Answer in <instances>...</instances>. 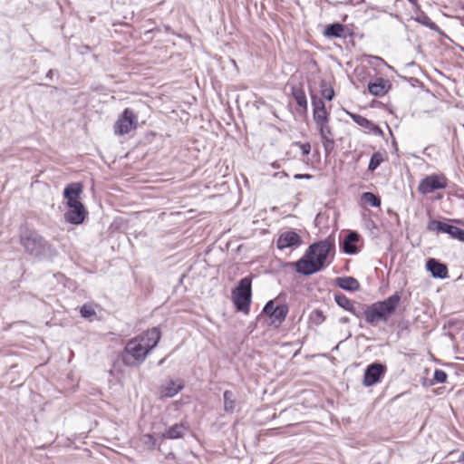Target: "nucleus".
Wrapping results in <instances>:
<instances>
[{
    "instance_id": "obj_42",
    "label": "nucleus",
    "mask_w": 464,
    "mask_h": 464,
    "mask_svg": "<svg viewBox=\"0 0 464 464\" xmlns=\"http://www.w3.org/2000/svg\"><path fill=\"white\" fill-rule=\"evenodd\" d=\"M461 460L464 462V451L461 454Z\"/></svg>"
},
{
    "instance_id": "obj_4",
    "label": "nucleus",
    "mask_w": 464,
    "mask_h": 464,
    "mask_svg": "<svg viewBox=\"0 0 464 464\" xmlns=\"http://www.w3.org/2000/svg\"><path fill=\"white\" fill-rule=\"evenodd\" d=\"M24 250L34 256H42L51 251V246L36 231L25 228L20 235Z\"/></svg>"
},
{
    "instance_id": "obj_8",
    "label": "nucleus",
    "mask_w": 464,
    "mask_h": 464,
    "mask_svg": "<svg viewBox=\"0 0 464 464\" xmlns=\"http://www.w3.org/2000/svg\"><path fill=\"white\" fill-rule=\"evenodd\" d=\"M447 187V179L443 175H430L425 177L419 184L418 189L427 195L437 189H443Z\"/></svg>"
},
{
    "instance_id": "obj_6",
    "label": "nucleus",
    "mask_w": 464,
    "mask_h": 464,
    "mask_svg": "<svg viewBox=\"0 0 464 464\" xmlns=\"http://www.w3.org/2000/svg\"><path fill=\"white\" fill-rule=\"evenodd\" d=\"M252 281L251 278L246 276L242 278L237 286L232 292V301L237 311L243 312L247 314L249 313V306L251 304L252 296Z\"/></svg>"
},
{
    "instance_id": "obj_41",
    "label": "nucleus",
    "mask_w": 464,
    "mask_h": 464,
    "mask_svg": "<svg viewBox=\"0 0 464 464\" xmlns=\"http://www.w3.org/2000/svg\"><path fill=\"white\" fill-rule=\"evenodd\" d=\"M52 73H53V70H50V71L47 72V77H51V76H52Z\"/></svg>"
},
{
    "instance_id": "obj_37",
    "label": "nucleus",
    "mask_w": 464,
    "mask_h": 464,
    "mask_svg": "<svg viewBox=\"0 0 464 464\" xmlns=\"http://www.w3.org/2000/svg\"><path fill=\"white\" fill-rule=\"evenodd\" d=\"M294 178H295V179H311V178H312V176H311V175H309V174H295V175L294 176Z\"/></svg>"
},
{
    "instance_id": "obj_3",
    "label": "nucleus",
    "mask_w": 464,
    "mask_h": 464,
    "mask_svg": "<svg viewBox=\"0 0 464 464\" xmlns=\"http://www.w3.org/2000/svg\"><path fill=\"white\" fill-rule=\"evenodd\" d=\"M401 296L394 294L382 302H377L369 306L365 312V319L369 324H376L380 321L386 322L395 312Z\"/></svg>"
},
{
    "instance_id": "obj_28",
    "label": "nucleus",
    "mask_w": 464,
    "mask_h": 464,
    "mask_svg": "<svg viewBox=\"0 0 464 464\" xmlns=\"http://www.w3.org/2000/svg\"><path fill=\"white\" fill-rule=\"evenodd\" d=\"M350 116L361 127L371 129L372 126V122L362 115L351 113Z\"/></svg>"
},
{
    "instance_id": "obj_21",
    "label": "nucleus",
    "mask_w": 464,
    "mask_h": 464,
    "mask_svg": "<svg viewBox=\"0 0 464 464\" xmlns=\"http://www.w3.org/2000/svg\"><path fill=\"white\" fill-rule=\"evenodd\" d=\"M293 97L295 100L296 103L304 108L307 109V99L304 91L302 88H293L292 91Z\"/></svg>"
},
{
    "instance_id": "obj_1",
    "label": "nucleus",
    "mask_w": 464,
    "mask_h": 464,
    "mask_svg": "<svg viewBox=\"0 0 464 464\" xmlns=\"http://www.w3.org/2000/svg\"><path fill=\"white\" fill-rule=\"evenodd\" d=\"M160 332L154 327L132 338L125 346L124 361L127 364H140L160 340Z\"/></svg>"
},
{
    "instance_id": "obj_2",
    "label": "nucleus",
    "mask_w": 464,
    "mask_h": 464,
    "mask_svg": "<svg viewBox=\"0 0 464 464\" xmlns=\"http://www.w3.org/2000/svg\"><path fill=\"white\" fill-rule=\"evenodd\" d=\"M333 247V244L328 240L311 245L304 256L295 263L296 271L305 276L320 271Z\"/></svg>"
},
{
    "instance_id": "obj_16",
    "label": "nucleus",
    "mask_w": 464,
    "mask_h": 464,
    "mask_svg": "<svg viewBox=\"0 0 464 464\" xmlns=\"http://www.w3.org/2000/svg\"><path fill=\"white\" fill-rule=\"evenodd\" d=\"M359 234L355 231H351L343 241V250L348 255L357 254L358 248L356 243L359 241Z\"/></svg>"
},
{
    "instance_id": "obj_39",
    "label": "nucleus",
    "mask_w": 464,
    "mask_h": 464,
    "mask_svg": "<svg viewBox=\"0 0 464 464\" xmlns=\"http://www.w3.org/2000/svg\"><path fill=\"white\" fill-rule=\"evenodd\" d=\"M350 2L352 3V5H355L361 4L362 0H350Z\"/></svg>"
},
{
    "instance_id": "obj_12",
    "label": "nucleus",
    "mask_w": 464,
    "mask_h": 464,
    "mask_svg": "<svg viewBox=\"0 0 464 464\" xmlns=\"http://www.w3.org/2000/svg\"><path fill=\"white\" fill-rule=\"evenodd\" d=\"M301 244V237L294 230H287L281 233L276 241V246L279 249L298 247Z\"/></svg>"
},
{
    "instance_id": "obj_13",
    "label": "nucleus",
    "mask_w": 464,
    "mask_h": 464,
    "mask_svg": "<svg viewBox=\"0 0 464 464\" xmlns=\"http://www.w3.org/2000/svg\"><path fill=\"white\" fill-rule=\"evenodd\" d=\"M82 193V186L79 183L69 184L63 190V197L66 200V206L68 208L72 207H77L82 204L79 200V196Z\"/></svg>"
},
{
    "instance_id": "obj_10",
    "label": "nucleus",
    "mask_w": 464,
    "mask_h": 464,
    "mask_svg": "<svg viewBox=\"0 0 464 464\" xmlns=\"http://www.w3.org/2000/svg\"><path fill=\"white\" fill-rule=\"evenodd\" d=\"M386 368L382 363L370 364L364 372L363 385L366 387L376 384L380 379L384 375Z\"/></svg>"
},
{
    "instance_id": "obj_40",
    "label": "nucleus",
    "mask_w": 464,
    "mask_h": 464,
    "mask_svg": "<svg viewBox=\"0 0 464 464\" xmlns=\"http://www.w3.org/2000/svg\"><path fill=\"white\" fill-rule=\"evenodd\" d=\"M412 5H417V0H408Z\"/></svg>"
},
{
    "instance_id": "obj_36",
    "label": "nucleus",
    "mask_w": 464,
    "mask_h": 464,
    "mask_svg": "<svg viewBox=\"0 0 464 464\" xmlns=\"http://www.w3.org/2000/svg\"><path fill=\"white\" fill-rule=\"evenodd\" d=\"M301 149H302L303 154L306 156L310 153L311 146L309 143H304V144L301 145Z\"/></svg>"
},
{
    "instance_id": "obj_35",
    "label": "nucleus",
    "mask_w": 464,
    "mask_h": 464,
    "mask_svg": "<svg viewBox=\"0 0 464 464\" xmlns=\"http://www.w3.org/2000/svg\"><path fill=\"white\" fill-rule=\"evenodd\" d=\"M312 318L314 320H316L317 323H322L324 321V316H323V313L320 310L314 311L313 314H312Z\"/></svg>"
},
{
    "instance_id": "obj_22",
    "label": "nucleus",
    "mask_w": 464,
    "mask_h": 464,
    "mask_svg": "<svg viewBox=\"0 0 464 464\" xmlns=\"http://www.w3.org/2000/svg\"><path fill=\"white\" fill-rule=\"evenodd\" d=\"M334 299L339 306H341L342 308H343L346 311H349L352 313L353 312V310H354L353 303L348 297H346L344 295H343V294L335 295Z\"/></svg>"
},
{
    "instance_id": "obj_34",
    "label": "nucleus",
    "mask_w": 464,
    "mask_h": 464,
    "mask_svg": "<svg viewBox=\"0 0 464 464\" xmlns=\"http://www.w3.org/2000/svg\"><path fill=\"white\" fill-rule=\"evenodd\" d=\"M142 443L148 445L150 448H153L156 444V440L150 434H145L141 437Z\"/></svg>"
},
{
    "instance_id": "obj_32",
    "label": "nucleus",
    "mask_w": 464,
    "mask_h": 464,
    "mask_svg": "<svg viewBox=\"0 0 464 464\" xmlns=\"http://www.w3.org/2000/svg\"><path fill=\"white\" fill-rule=\"evenodd\" d=\"M433 378L437 382L443 383L447 380V373L442 370H436Z\"/></svg>"
},
{
    "instance_id": "obj_33",
    "label": "nucleus",
    "mask_w": 464,
    "mask_h": 464,
    "mask_svg": "<svg viewBox=\"0 0 464 464\" xmlns=\"http://www.w3.org/2000/svg\"><path fill=\"white\" fill-rule=\"evenodd\" d=\"M275 301L270 300L268 301L265 307L263 308V313L266 314L268 317L272 314L273 311L276 310Z\"/></svg>"
},
{
    "instance_id": "obj_20",
    "label": "nucleus",
    "mask_w": 464,
    "mask_h": 464,
    "mask_svg": "<svg viewBox=\"0 0 464 464\" xmlns=\"http://www.w3.org/2000/svg\"><path fill=\"white\" fill-rule=\"evenodd\" d=\"M337 285L339 287L348 291H355L360 287L359 282L351 276L341 277L337 279Z\"/></svg>"
},
{
    "instance_id": "obj_17",
    "label": "nucleus",
    "mask_w": 464,
    "mask_h": 464,
    "mask_svg": "<svg viewBox=\"0 0 464 464\" xmlns=\"http://www.w3.org/2000/svg\"><path fill=\"white\" fill-rule=\"evenodd\" d=\"M288 314V307L286 304L276 305V310L270 315V324L278 327L285 321Z\"/></svg>"
},
{
    "instance_id": "obj_18",
    "label": "nucleus",
    "mask_w": 464,
    "mask_h": 464,
    "mask_svg": "<svg viewBox=\"0 0 464 464\" xmlns=\"http://www.w3.org/2000/svg\"><path fill=\"white\" fill-rule=\"evenodd\" d=\"M390 88V84L388 81L383 79H379L375 82H370L368 84L369 92L374 96H383L387 93Z\"/></svg>"
},
{
    "instance_id": "obj_24",
    "label": "nucleus",
    "mask_w": 464,
    "mask_h": 464,
    "mask_svg": "<svg viewBox=\"0 0 464 464\" xmlns=\"http://www.w3.org/2000/svg\"><path fill=\"white\" fill-rule=\"evenodd\" d=\"M362 200L372 207L378 208L381 206V199L372 192H364L362 194Z\"/></svg>"
},
{
    "instance_id": "obj_15",
    "label": "nucleus",
    "mask_w": 464,
    "mask_h": 464,
    "mask_svg": "<svg viewBox=\"0 0 464 464\" xmlns=\"http://www.w3.org/2000/svg\"><path fill=\"white\" fill-rule=\"evenodd\" d=\"M426 266L434 277L444 279L448 276L447 266L434 258L429 259Z\"/></svg>"
},
{
    "instance_id": "obj_14",
    "label": "nucleus",
    "mask_w": 464,
    "mask_h": 464,
    "mask_svg": "<svg viewBox=\"0 0 464 464\" xmlns=\"http://www.w3.org/2000/svg\"><path fill=\"white\" fill-rule=\"evenodd\" d=\"M87 212L85 208L82 204H81L77 207L70 208L64 214V219L70 224L80 225L84 221Z\"/></svg>"
},
{
    "instance_id": "obj_11",
    "label": "nucleus",
    "mask_w": 464,
    "mask_h": 464,
    "mask_svg": "<svg viewBox=\"0 0 464 464\" xmlns=\"http://www.w3.org/2000/svg\"><path fill=\"white\" fill-rule=\"evenodd\" d=\"M184 388V382L181 379H169L165 381L159 389L161 398H171L178 394Z\"/></svg>"
},
{
    "instance_id": "obj_5",
    "label": "nucleus",
    "mask_w": 464,
    "mask_h": 464,
    "mask_svg": "<svg viewBox=\"0 0 464 464\" xmlns=\"http://www.w3.org/2000/svg\"><path fill=\"white\" fill-rule=\"evenodd\" d=\"M313 119L324 150L329 153L334 149V145L333 131L329 125L330 112L328 111H313Z\"/></svg>"
},
{
    "instance_id": "obj_29",
    "label": "nucleus",
    "mask_w": 464,
    "mask_h": 464,
    "mask_svg": "<svg viewBox=\"0 0 464 464\" xmlns=\"http://www.w3.org/2000/svg\"><path fill=\"white\" fill-rule=\"evenodd\" d=\"M312 107L313 111H327L324 101L316 96H312Z\"/></svg>"
},
{
    "instance_id": "obj_38",
    "label": "nucleus",
    "mask_w": 464,
    "mask_h": 464,
    "mask_svg": "<svg viewBox=\"0 0 464 464\" xmlns=\"http://www.w3.org/2000/svg\"><path fill=\"white\" fill-rule=\"evenodd\" d=\"M372 130H373V131L375 133H377V134H381L382 133V130H381V129L379 127H377V126H372Z\"/></svg>"
},
{
    "instance_id": "obj_7",
    "label": "nucleus",
    "mask_w": 464,
    "mask_h": 464,
    "mask_svg": "<svg viewBox=\"0 0 464 464\" xmlns=\"http://www.w3.org/2000/svg\"><path fill=\"white\" fill-rule=\"evenodd\" d=\"M138 117L134 111L126 108L119 116L114 124V132L118 135H124L136 129Z\"/></svg>"
},
{
    "instance_id": "obj_19",
    "label": "nucleus",
    "mask_w": 464,
    "mask_h": 464,
    "mask_svg": "<svg viewBox=\"0 0 464 464\" xmlns=\"http://www.w3.org/2000/svg\"><path fill=\"white\" fill-rule=\"evenodd\" d=\"M186 430L187 428L183 424H174L165 433L162 434V438L169 440L179 439L185 434Z\"/></svg>"
},
{
    "instance_id": "obj_26",
    "label": "nucleus",
    "mask_w": 464,
    "mask_h": 464,
    "mask_svg": "<svg viewBox=\"0 0 464 464\" xmlns=\"http://www.w3.org/2000/svg\"><path fill=\"white\" fill-rule=\"evenodd\" d=\"M383 160H384V157H383L382 153H381V152L373 153L372 156L371 157V160H370V162L368 165V169L371 171L375 170Z\"/></svg>"
},
{
    "instance_id": "obj_31",
    "label": "nucleus",
    "mask_w": 464,
    "mask_h": 464,
    "mask_svg": "<svg viewBox=\"0 0 464 464\" xmlns=\"http://www.w3.org/2000/svg\"><path fill=\"white\" fill-rule=\"evenodd\" d=\"M367 59H368L367 60L368 63L371 65H373V66H380L382 64L386 65V62L379 56L368 55Z\"/></svg>"
},
{
    "instance_id": "obj_23",
    "label": "nucleus",
    "mask_w": 464,
    "mask_h": 464,
    "mask_svg": "<svg viewBox=\"0 0 464 464\" xmlns=\"http://www.w3.org/2000/svg\"><path fill=\"white\" fill-rule=\"evenodd\" d=\"M344 31V27L341 24H333L326 27L324 34L326 36L340 37Z\"/></svg>"
},
{
    "instance_id": "obj_30",
    "label": "nucleus",
    "mask_w": 464,
    "mask_h": 464,
    "mask_svg": "<svg viewBox=\"0 0 464 464\" xmlns=\"http://www.w3.org/2000/svg\"><path fill=\"white\" fill-rule=\"evenodd\" d=\"M81 315L83 318H91L95 314V310L92 304H83L80 310Z\"/></svg>"
},
{
    "instance_id": "obj_25",
    "label": "nucleus",
    "mask_w": 464,
    "mask_h": 464,
    "mask_svg": "<svg viewBox=\"0 0 464 464\" xmlns=\"http://www.w3.org/2000/svg\"><path fill=\"white\" fill-rule=\"evenodd\" d=\"M224 398V410L227 412H232L235 408V400L233 392L230 391H225L223 394Z\"/></svg>"
},
{
    "instance_id": "obj_9",
    "label": "nucleus",
    "mask_w": 464,
    "mask_h": 464,
    "mask_svg": "<svg viewBox=\"0 0 464 464\" xmlns=\"http://www.w3.org/2000/svg\"><path fill=\"white\" fill-rule=\"evenodd\" d=\"M427 228L431 232L449 234L452 238L464 242V230L458 227L439 220H431L428 223Z\"/></svg>"
},
{
    "instance_id": "obj_27",
    "label": "nucleus",
    "mask_w": 464,
    "mask_h": 464,
    "mask_svg": "<svg viewBox=\"0 0 464 464\" xmlns=\"http://www.w3.org/2000/svg\"><path fill=\"white\" fill-rule=\"evenodd\" d=\"M321 92L327 101H332L334 97V89L324 81L321 82Z\"/></svg>"
}]
</instances>
